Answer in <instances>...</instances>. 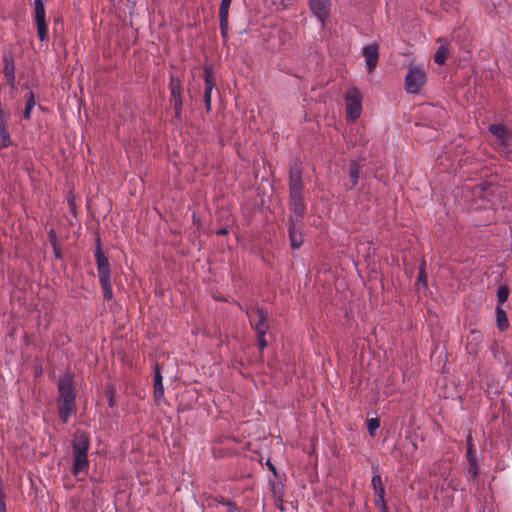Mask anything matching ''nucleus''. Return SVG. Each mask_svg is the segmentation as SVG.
<instances>
[{
  "mask_svg": "<svg viewBox=\"0 0 512 512\" xmlns=\"http://www.w3.org/2000/svg\"><path fill=\"white\" fill-rule=\"evenodd\" d=\"M309 5L313 14L320 20L321 24L324 25L325 19L330 14V0H309Z\"/></svg>",
  "mask_w": 512,
  "mask_h": 512,
  "instance_id": "nucleus-12",
  "label": "nucleus"
},
{
  "mask_svg": "<svg viewBox=\"0 0 512 512\" xmlns=\"http://www.w3.org/2000/svg\"><path fill=\"white\" fill-rule=\"evenodd\" d=\"M371 484H372L373 489L384 486L382 479H381V475L378 471V468L375 466H373V475H372V479H371Z\"/></svg>",
  "mask_w": 512,
  "mask_h": 512,
  "instance_id": "nucleus-25",
  "label": "nucleus"
},
{
  "mask_svg": "<svg viewBox=\"0 0 512 512\" xmlns=\"http://www.w3.org/2000/svg\"><path fill=\"white\" fill-rule=\"evenodd\" d=\"M227 233H228V231H227V229H226V228H221V229H219V230L217 231V234H219V235H225V234H227Z\"/></svg>",
  "mask_w": 512,
  "mask_h": 512,
  "instance_id": "nucleus-38",
  "label": "nucleus"
},
{
  "mask_svg": "<svg viewBox=\"0 0 512 512\" xmlns=\"http://www.w3.org/2000/svg\"><path fill=\"white\" fill-rule=\"evenodd\" d=\"M58 388V413L61 421L67 423L76 412V392L73 376L70 373L61 375L57 382Z\"/></svg>",
  "mask_w": 512,
  "mask_h": 512,
  "instance_id": "nucleus-2",
  "label": "nucleus"
},
{
  "mask_svg": "<svg viewBox=\"0 0 512 512\" xmlns=\"http://www.w3.org/2000/svg\"><path fill=\"white\" fill-rule=\"evenodd\" d=\"M90 448V439L85 432H77L72 441L73 466L72 474L77 476L81 472H87L89 461L87 454Z\"/></svg>",
  "mask_w": 512,
  "mask_h": 512,
  "instance_id": "nucleus-3",
  "label": "nucleus"
},
{
  "mask_svg": "<svg viewBox=\"0 0 512 512\" xmlns=\"http://www.w3.org/2000/svg\"><path fill=\"white\" fill-rule=\"evenodd\" d=\"M362 55L365 59L366 69L372 73L376 68L379 60V46L376 43L367 45L362 49Z\"/></svg>",
  "mask_w": 512,
  "mask_h": 512,
  "instance_id": "nucleus-10",
  "label": "nucleus"
},
{
  "mask_svg": "<svg viewBox=\"0 0 512 512\" xmlns=\"http://www.w3.org/2000/svg\"><path fill=\"white\" fill-rule=\"evenodd\" d=\"M227 512H237V505L235 502H227L226 503Z\"/></svg>",
  "mask_w": 512,
  "mask_h": 512,
  "instance_id": "nucleus-34",
  "label": "nucleus"
},
{
  "mask_svg": "<svg viewBox=\"0 0 512 512\" xmlns=\"http://www.w3.org/2000/svg\"><path fill=\"white\" fill-rule=\"evenodd\" d=\"M467 457H468L469 461H470L471 457H475V455L473 453V448H472V436L471 435H468V437H467Z\"/></svg>",
  "mask_w": 512,
  "mask_h": 512,
  "instance_id": "nucleus-32",
  "label": "nucleus"
},
{
  "mask_svg": "<svg viewBox=\"0 0 512 512\" xmlns=\"http://www.w3.org/2000/svg\"><path fill=\"white\" fill-rule=\"evenodd\" d=\"M288 189L290 217H293L295 222H299L306 213L307 203L304 195L301 162L297 159L290 163Z\"/></svg>",
  "mask_w": 512,
  "mask_h": 512,
  "instance_id": "nucleus-1",
  "label": "nucleus"
},
{
  "mask_svg": "<svg viewBox=\"0 0 512 512\" xmlns=\"http://www.w3.org/2000/svg\"><path fill=\"white\" fill-rule=\"evenodd\" d=\"M34 20L37 27V35L40 41L48 38V29L46 23V13L43 0H34Z\"/></svg>",
  "mask_w": 512,
  "mask_h": 512,
  "instance_id": "nucleus-7",
  "label": "nucleus"
},
{
  "mask_svg": "<svg viewBox=\"0 0 512 512\" xmlns=\"http://www.w3.org/2000/svg\"><path fill=\"white\" fill-rule=\"evenodd\" d=\"M3 74L11 88L15 86V66L13 57L9 54L3 56Z\"/></svg>",
  "mask_w": 512,
  "mask_h": 512,
  "instance_id": "nucleus-14",
  "label": "nucleus"
},
{
  "mask_svg": "<svg viewBox=\"0 0 512 512\" xmlns=\"http://www.w3.org/2000/svg\"><path fill=\"white\" fill-rule=\"evenodd\" d=\"M496 322L500 331H505L509 326L506 312L500 305L496 307Z\"/></svg>",
  "mask_w": 512,
  "mask_h": 512,
  "instance_id": "nucleus-20",
  "label": "nucleus"
},
{
  "mask_svg": "<svg viewBox=\"0 0 512 512\" xmlns=\"http://www.w3.org/2000/svg\"><path fill=\"white\" fill-rule=\"evenodd\" d=\"M48 236H49V239H50L52 245H53V242L56 243L57 236H56V232L53 229H51L49 231Z\"/></svg>",
  "mask_w": 512,
  "mask_h": 512,
  "instance_id": "nucleus-35",
  "label": "nucleus"
},
{
  "mask_svg": "<svg viewBox=\"0 0 512 512\" xmlns=\"http://www.w3.org/2000/svg\"><path fill=\"white\" fill-rule=\"evenodd\" d=\"M267 465H268L269 469L275 474L276 469H275L274 465L270 461L267 462Z\"/></svg>",
  "mask_w": 512,
  "mask_h": 512,
  "instance_id": "nucleus-39",
  "label": "nucleus"
},
{
  "mask_svg": "<svg viewBox=\"0 0 512 512\" xmlns=\"http://www.w3.org/2000/svg\"><path fill=\"white\" fill-rule=\"evenodd\" d=\"M251 327L253 323H263L268 320V312L262 307H256L252 312H246Z\"/></svg>",
  "mask_w": 512,
  "mask_h": 512,
  "instance_id": "nucleus-18",
  "label": "nucleus"
},
{
  "mask_svg": "<svg viewBox=\"0 0 512 512\" xmlns=\"http://www.w3.org/2000/svg\"><path fill=\"white\" fill-rule=\"evenodd\" d=\"M489 132L495 137V144L499 151L512 153V134L503 124H491Z\"/></svg>",
  "mask_w": 512,
  "mask_h": 512,
  "instance_id": "nucleus-5",
  "label": "nucleus"
},
{
  "mask_svg": "<svg viewBox=\"0 0 512 512\" xmlns=\"http://www.w3.org/2000/svg\"><path fill=\"white\" fill-rule=\"evenodd\" d=\"M231 1L232 0H221V4H220V8H219V17H228Z\"/></svg>",
  "mask_w": 512,
  "mask_h": 512,
  "instance_id": "nucleus-27",
  "label": "nucleus"
},
{
  "mask_svg": "<svg viewBox=\"0 0 512 512\" xmlns=\"http://www.w3.org/2000/svg\"><path fill=\"white\" fill-rule=\"evenodd\" d=\"M374 495H375V498H384L385 496V487H378V488H374Z\"/></svg>",
  "mask_w": 512,
  "mask_h": 512,
  "instance_id": "nucleus-33",
  "label": "nucleus"
},
{
  "mask_svg": "<svg viewBox=\"0 0 512 512\" xmlns=\"http://www.w3.org/2000/svg\"><path fill=\"white\" fill-rule=\"evenodd\" d=\"M345 106L349 120L354 121L359 118L362 111V94L357 88L348 89L345 95Z\"/></svg>",
  "mask_w": 512,
  "mask_h": 512,
  "instance_id": "nucleus-6",
  "label": "nucleus"
},
{
  "mask_svg": "<svg viewBox=\"0 0 512 512\" xmlns=\"http://www.w3.org/2000/svg\"><path fill=\"white\" fill-rule=\"evenodd\" d=\"M477 460H476V457H471L470 459V468H469V473L471 474V476L473 478H475L478 474V470H477Z\"/></svg>",
  "mask_w": 512,
  "mask_h": 512,
  "instance_id": "nucleus-30",
  "label": "nucleus"
},
{
  "mask_svg": "<svg viewBox=\"0 0 512 512\" xmlns=\"http://www.w3.org/2000/svg\"><path fill=\"white\" fill-rule=\"evenodd\" d=\"M374 505L379 512H389L384 498H375Z\"/></svg>",
  "mask_w": 512,
  "mask_h": 512,
  "instance_id": "nucleus-28",
  "label": "nucleus"
},
{
  "mask_svg": "<svg viewBox=\"0 0 512 512\" xmlns=\"http://www.w3.org/2000/svg\"><path fill=\"white\" fill-rule=\"evenodd\" d=\"M99 279L111 278L110 264L108 258L101 250L100 241H97V248L95 252Z\"/></svg>",
  "mask_w": 512,
  "mask_h": 512,
  "instance_id": "nucleus-11",
  "label": "nucleus"
},
{
  "mask_svg": "<svg viewBox=\"0 0 512 512\" xmlns=\"http://www.w3.org/2000/svg\"><path fill=\"white\" fill-rule=\"evenodd\" d=\"M481 335L476 332H472L471 339L467 343V350L470 354H475L478 351V346L481 343Z\"/></svg>",
  "mask_w": 512,
  "mask_h": 512,
  "instance_id": "nucleus-23",
  "label": "nucleus"
},
{
  "mask_svg": "<svg viewBox=\"0 0 512 512\" xmlns=\"http://www.w3.org/2000/svg\"><path fill=\"white\" fill-rule=\"evenodd\" d=\"M220 33L225 40L228 37V17H219Z\"/></svg>",
  "mask_w": 512,
  "mask_h": 512,
  "instance_id": "nucleus-26",
  "label": "nucleus"
},
{
  "mask_svg": "<svg viewBox=\"0 0 512 512\" xmlns=\"http://www.w3.org/2000/svg\"><path fill=\"white\" fill-rule=\"evenodd\" d=\"M426 82V72L421 66L411 65L405 77V89L408 93H418Z\"/></svg>",
  "mask_w": 512,
  "mask_h": 512,
  "instance_id": "nucleus-4",
  "label": "nucleus"
},
{
  "mask_svg": "<svg viewBox=\"0 0 512 512\" xmlns=\"http://www.w3.org/2000/svg\"><path fill=\"white\" fill-rule=\"evenodd\" d=\"M53 249H54V254L57 258H60L61 257V253H60V250L59 248L57 247V243L53 242Z\"/></svg>",
  "mask_w": 512,
  "mask_h": 512,
  "instance_id": "nucleus-36",
  "label": "nucleus"
},
{
  "mask_svg": "<svg viewBox=\"0 0 512 512\" xmlns=\"http://www.w3.org/2000/svg\"><path fill=\"white\" fill-rule=\"evenodd\" d=\"M216 501L220 504H222L223 506H226V503L227 502H231L230 500L228 499H225L224 497H220V498H217Z\"/></svg>",
  "mask_w": 512,
  "mask_h": 512,
  "instance_id": "nucleus-37",
  "label": "nucleus"
},
{
  "mask_svg": "<svg viewBox=\"0 0 512 512\" xmlns=\"http://www.w3.org/2000/svg\"><path fill=\"white\" fill-rule=\"evenodd\" d=\"M0 512H7L5 502H0Z\"/></svg>",
  "mask_w": 512,
  "mask_h": 512,
  "instance_id": "nucleus-40",
  "label": "nucleus"
},
{
  "mask_svg": "<svg viewBox=\"0 0 512 512\" xmlns=\"http://www.w3.org/2000/svg\"><path fill=\"white\" fill-rule=\"evenodd\" d=\"M417 281L419 283H422L424 286H426V284H427V278H426V274H425V270H424V264L420 267V270H419V273L417 276Z\"/></svg>",
  "mask_w": 512,
  "mask_h": 512,
  "instance_id": "nucleus-31",
  "label": "nucleus"
},
{
  "mask_svg": "<svg viewBox=\"0 0 512 512\" xmlns=\"http://www.w3.org/2000/svg\"><path fill=\"white\" fill-rule=\"evenodd\" d=\"M169 90H170L171 102H172L173 108L175 110V116L177 118H179L181 115V110H182V105H183L182 96H181L182 85H181V81L174 75L170 76Z\"/></svg>",
  "mask_w": 512,
  "mask_h": 512,
  "instance_id": "nucleus-8",
  "label": "nucleus"
},
{
  "mask_svg": "<svg viewBox=\"0 0 512 512\" xmlns=\"http://www.w3.org/2000/svg\"><path fill=\"white\" fill-rule=\"evenodd\" d=\"M99 283L103 291V298L105 300H111L113 298L111 278L99 279Z\"/></svg>",
  "mask_w": 512,
  "mask_h": 512,
  "instance_id": "nucleus-22",
  "label": "nucleus"
},
{
  "mask_svg": "<svg viewBox=\"0 0 512 512\" xmlns=\"http://www.w3.org/2000/svg\"><path fill=\"white\" fill-rule=\"evenodd\" d=\"M204 103L207 112L211 110V101H212V91L215 87V76L213 70L209 66H205L204 68Z\"/></svg>",
  "mask_w": 512,
  "mask_h": 512,
  "instance_id": "nucleus-9",
  "label": "nucleus"
},
{
  "mask_svg": "<svg viewBox=\"0 0 512 512\" xmlns=\"http://www.w3.org/2000/svg\"><path fill=\"white\" fill-rule=\"evenodd\" d=\"M509 295V288L506 285H502L497 290V300L499 305L503 304Z\"/></svg>",
  "mask_w": 512,
  "mask_h": 512,
  "instance_id": "nucleus-24",
  "label": "nucleus"
},
{
  "mask_svg": "<svg viewBox=\"0 0 512 512\" xmlns=\"http://www.w3.org/2000/svg\"><path fill=\"white\" fill-rule=\"evenodd\" d=\"M289 222L290 224L288 228V233L291 242V247L293 250H296L301 247L304 238L301 230L297 228V222L294 221L293 217H289Z\"/></svg>",
  "mask_w": 512,
  "mask_h": 512,
  "instance_id": "nucleus-13",
  "label": "nucleus"
},
{
  "mask_svg": "<svg viewBox=\"0 0 512 512\" xmlns=\"http://www.w3.org/2000/svg\"><path fill=\"white\" fill-rule=\"evenodd\" d=\"M162 375L158 365L155 366L153 387H154V399L157 404H160L164 400V386L162 383Z\"/></svg>",
  "mask_w": 512,
  "mask_h": 512,
  "instance_id": "nucleus-16",
  "label": "nucleus"
},
{
  "mask_svg": "<svg viewBox=\"0 0 512 512\" xmlns=\"http://www.w3.org/2000/svg\"><path fill=\"white\" fill-rule=\"evenodd\" d=\"M379 427L378 419L372 418L368 420L367 429L371 435H374L375 430Z\"/></svg>",
  "mask_w": 512,
  "mask_h": 512,
  "instance_id": "nucleus-29",
  "label": "nucleus"
},
{
  "mask_svg": "<svg viewBox=\"0 0 512 512\" xmlns=\"http://www.w3.org/2000/svg\"><path fill=\"white\" fill-rule=\"evenodd\" d=\"M35 106V97L32 91H29L25 96V108L23 110V118L29 120L31 118V112Z\"/></svg>",
  "mask_w": 512,
  "mask_h": 512,
  "instance_id": "nucleus-21",
  "label": "nucleus"
},
{
  "mask_svg": "<svg viewBox=\"0 0 512 512\" xmlns=\"http://www.w3.org/2000/svg\"><path fill=\"white\" fill-rule=\"evenodd\" d=\"M360 172H361L360 165L357 162H354V161L351 162L350 167H349V178H350L351 184L348 187V189H352L357 185L359 176H360Z\"/></svg>",
  "mask_w": 512,
  "mask_h": 512,
  "instance_id": "nucleus-19",
  "label": "nucleus"
},
{
  "mask_svg": "<svg viewBox=\"0 0 512 512\" xmlns=\"http://www.w3.org/2000/svg\"><path fill=\"white\" fill-rule=\"evenodd\" d=\"M438 42L440 45L437 48L436 53L434 54V61L435 63L442 65L445 63L447 59V55L449 53V43L447 40L439 38Z\"/></svg>",
  "mask_w": 512,
  "mask_h": 512,
  "instance_id": "nucleus-17",
  "label": "nucleus"
},
{
  "mask_svg": "<svg viewBox=\"0 0 512 512\" xmlns=\"http://www.w3.org/2000/svg\"><path fill=\"white\" fill-rule=\"evenodd\" d=\"M252 329L256 333L257 337V344L260 349V352L262 353L263 350L267 347L268 343L265 338L267 332L269 331V324L268 320L263 323H253Z\"/></svg>",
  "mask_w": 512,
  "mask_h": 512,
  "instance_id": "nucleus-15",
  "label": "nucleus"
}]
</instances>
